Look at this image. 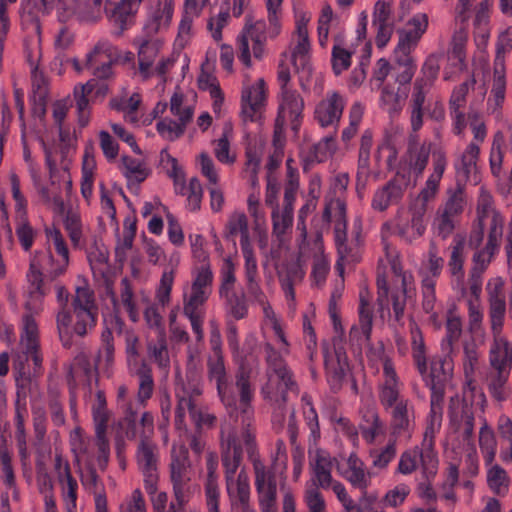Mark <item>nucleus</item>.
I'll return each instance as SVG.
<instances>
[{
  "label": "nucleus",
  "mask_w": 512,
  "mask_h": 512,
  "mask_svg": "<svg viewBox=\"0 0 512 512\" xmlns=\"http://www.w3.org/2000/svg\"><path fill=\"white\" fill-rule=\"evenodd\" d=\"M345 228H346V226L344 227L343 223H341V222L336 223L335 241H336V246H337V251H338V260L335 265V268L340 276L343 275L344 267L346 265H349V264L357 261V257L350 253V250H349L347 244L345 243V238H346Z\"/></svg>",
  "instance_id": "603ef678"
},
{
  "label": "nucleus",
  "mask_w": 512,
  "mask_h": 512,
  "mask_svg": "<svg viewBox=\"0 0 512 512\" xmlns=\"http://www.w3.org/2000/svg\"><path fill=\"white\" fill-rule=\"evenodd\" d=\"M42 149L45 156V165L48 169L51 184L54 185V178L58 171V165L64 161L62 149L57 144H48L41 140Z\"/></svg>",
  "instance_id": "774afa93"
},
{
  "label": "nucleus",
  "mask_w": 512,
  "mask_h": 512,
  "mask_svg": "<svg viewBox=\"0 0 512 512\" xmlns=\"http://www.w3.org/2000/svg\"><path fill=\"white\" fill-rule=\"evenodd\" d=\"M15 220V233L20 243V246L24 251H30L32 246L34 245L37 236V231L31 225L27 216L15 218Z\"/></svg>",
  "instance_id": "338daca9"
},
{
  "label": "nucleus",
  "mask_w": 512,
  "mask_h": 512,
  "mask_svg": "<svg viewBox=\"0 0 512 512\" xmlns=\"http://www.w3.org/2000/svg\"><path fill=\"white\" fill-rule=\"evenodd\" d=\"M506 96V74L493 73L491 95L487 101V111L500 118Z\"/></svg>",
  "instance_id": "a18cd8bd"
},
{
  "label": "nucleus",
  "mask_w": 512,
  "mask_h": 512,
  "mask_svg": "<svg viewBox=\"0 0 512 512\" xmlns=\"http://www.w3.org/2000/svg\"><path fill=\"white\" fill-rule=\"evenodd\" d=\"M287 57L286 53L282 54L277 71L279 93L277 96L278 113L274 131V144L276 146H282L285 126L290 125L293 131H298L305 106L303 97L290 83V67L285 63Z\"/></svg>",
  "instance_id": "39448f33"
},
{
  "label": "nucleus",
  "mask_w": 512,
  "mask_h": 512,
  "mask_svg": "<svg viewBox=\"0 0 512 512\" xmlns=\"http://www.w3.org/2000/svg\"><path fill=\"white\" fill-rule=\"evenodd\" d=\"M21 348L23 351L16 355L14 368L22 376L25 374L24 362L31 359L35 367H40L42 358L37 352L38 325L31 315H25L22 321Z\"/></svg>",
  "instance_id": "ddd939ff"
},
{
  "label": "nucleus",
  "mask_w": 512,
  "mask_h": 512,
  "mask_svg": "<svg viewBox=\"0 0 512 512\" xmlns=\"http://www.w3.org/2000/svg\"><path fill=\"white\" fill-rule=\"evenodd\" d=\"M449 414L451 427L465 439L471 440L474 432V415L471 407L459 397L452 398Z\"/></svg>",
  "instance_id": "c756f323"
},
{
  "label": "nucleus",
  "mask_w": 512,
  "mask_h": 512,
  "mask_svg": "<svg viewBox=\"0 0 512 512\" xmlns=\"http://www.w3.org/2000/svg\"><path fill=\"white\" fill-rule=\"evenodd\" d=\"M106 295L110 298L115 311L125 310L133 321L137 320L138 311L133 302L132 290H107Z\"/></svg>",
  "instance_id": "bf43d9fd"
},
{
  "label": "nucleus",
  "mask_w": 512,
  "mask_h": 512,
  "mask_svg": "<svg viewBox=\"0 0 512 512\" xmlns=\"http://www.w3.org/2000/svg\"><path fill=\"white\" fill-rule=\"evenodd\" d=\"M173 14L174 0H157L149 8L143 33L151 36L166 31L171 25Z\"/></svg>",
  "instance_id": "a878e982"
},
{
  "label": "nucleus",
  "mask_w": 512,
  "mask_h": 512,
  "mask_svg": "<svg viewBox=\"0 0 512 512\" xmlns=\"http://www.w3.org/2000/svg\"><path fill=\"white\" fill-rule=\"evenodd\" d=\"M401 382L394 367H387L379 385V401L385 410L398 405L401 401H409L400 395Z\"/></svg>",
  "instance_id": "2f4dec72"
},
{
  "label": "nucleus",
  "mask_w": 512,
  "mask_h": 512,
  "mask_svg": "<svg viewBox=\"0 0 512 512\" xmlns=\"http://www.w3.org/2000/svg\"><path fill=\"white\" fill-rule=\"evenodd\" d=\"M337 471L354 488L366 492L371 484V473L366 470L364 462L351 453L348 458L337 464Z\"/></svg>",
  "instance_id": "bb28decb"
},
{
  "label": "nucleus",
  "mask_w": 512,
  "mask_h": 512,
  "mask_svg": "<svg viewBox=\"0 0 512 512\" xmlns=\"http://www.w3.org/2000/svg\"><path fill=\"white\" fill-rule=\"evenodd\" d=\"M71 445L77 462L86 466V470L81 473L83 485L89 490H95L98 484V476L94 467L98 466L102 469L98 464V448L92 446L90 441L86 442L79 429H76L71 435Z\"/></svg>",
  "instance_id": "9d476101"
},
{
  "label": "nucleus",
  "mask_w": 512,
  "mask_h": 512,
  "mask_svg": "<svg viewBox=\"0 0 512 512\" xmlns=\"http://www.w3.org/2000/svg\"><path fill=\"white\" fill-rule=\"evenodd\" d=\"M490 320L494 336L501 335L505 314V300L499 295V290H493L490 297Z\"/></svg>",
  "instance_id": "0e129e2a"
},
{
  "label": "nucleus",
  "mask_w": 512,
  "mask_h": 512,
  "mask_svg": "<svg viewBox=\"0 0 512 512\" xmlns=\"http://www.w3.org/2000/svg\"><path fill=\"white\" fill-rule=\"evenodd\" d=\"M267 371L266 381L261 393L265 399L275 403L284 402L287 391L295 388V382L282 356L270 345H266Z\"/></svg>",
  "instance_id": "0eeeda50"
},
{
  "label": "nucleus",
  "mask_w": 512,
  "mask_h": 512,
  "mask_svg": "<svg viewBox=\"0 0 512 512\" xmlns=\"http://www.w3.org/2000/svg\"><path fill=\"white\" fill-rule=\"evenodd\" d=\"M442 424V406L441 396L433 395L431 398L430 412L427 418V426L424 433L423 442L433 445V438L439 432Z\"/></svg>",
  "instance_id": "6e6d98bb"
},
{
  "label": "nucleus",
  "mask_w": 512,
  "mask_h": 512,
  "mask_svg": "<svg viewBox=\"0 0 512 512\" xmlns=\"http://www.w3.org/2000/svg\"><path fill=\"white\" fill-rule=\"evenodd\" d=\"M47 251H35L30 257L27 272L28 282L35 288L43 284V270L57 277L66 272L70 262V252L61 231L55 227L45 229Z\"/></svg>",
  "instance_id": "20e7f679"
},
{
  "label": "nucleus",
  "mask_w": 512,
  "mask_h": 512,
  "mask_svg": "<svg viewBox=\"0 0 512 512\" xmlns=\"http://www.w3.org/2000/svg\"><path fill=\"white\" fill-rule=\"evenodd\" d=\"M264 324L273 330L280 353H289V343L285 337L281 322L268 304H262Z\"/></svg>",
  "instance_id": "4d7b16f0"
},
{
  "label": "nucleus",
  "mask_w": 512,
  "mask_h": 512,
  "mask_svg": "<svg viewBox=\"0 0 512 512\" xmlns=\"http://www.w3.org/2000/svg\"><path fill=\"white\" fill-rule=\"evenodd\" d=\"M247 211L253 221V231L257 238L258 246L260 249H265L268 245V230L265 211L262 208L261 203L248 207Z\"/></svg>",
  "instance_id": "5fc2aeb1"
},
{
  "label": "nucleus",
  "mask_w": 512,
  "mask_h": 512,
  "mask_svg": "<svg viewBox=\"0 0 512 512\" xmlns=\"http://www.w3.org/2000/svg\"><path fill=\"white\" fill-rule=\"evenodd\" d=\"M512 51V27L501 30L495 43L493 73L506 74V58Z\"/></svg>",
  "instance_id": "37998d69"
},
{
  "label": "nucleus",
  "mask_w": 512,
  "mask_h": 512,
  "mask_svg": "<svg viewBox=\"0 0 512 512\" xmlns=\"http://www.w3.org/2000/svg\"><path fill=\"white\" fill-rule=\"evenodd\" d=\"M120 170L129 185L140 184L150 174V169L146 162L131 156H123L121 158Z\"/></svg>",
  "instance_id": "ea45409f"
},
{
  "label": "nucleus",
  "mask_w": 512,
  "mask_h": 512,
  "mask_svg": "<svg viewBox=\"0 0 512 512\" xmlns=\"http://www.w3.org/2000/svg\"><path fill=\"white\" fill-rule=\"evenodd\" d=\"M480 148L477 143L471 142L467 145L463 152L459 154L454 162V166L458 175L465 179L473 178L477 181V162L479 158Z\"/></svg>",
  "instance_id": "4c0bfd02"
},
{
  "label": "nucleus",
  "mask_w": 512,
  "mask_h": 512,
  "mask_svg": "<svg viewBox=\"0 0 512 512\" xmlns=\"http://www.w3.org/2000/svg\"><path fill=\"white\" fill-rule=\"evenodd\" d=\"M443 267V259L438 256V251L434 244H431L428 261L422 268L423 288H434L436 286L435 279L440 275Z\"/></svg>",
  "instance_id": "8fccbe9b"
},
{
  "label": "nucleus",
  "mask_w": 512,
  "mask_h": 512,
  "mask_svg": "<svg viewBox=\"0 0 512 512\" xmlns=\"http://www.w3.org/2000/svg\"><path fill=\"white\" fill-rule=\"evenodd\" d=\"M446 166L447 158L445 152L442 150H434L432 152V172L419 195L424 202H428L435 196Z\"/></svg>",
  "instance_id": "f704fd0d"
},
{
  "label": "nucleus",
  "mask_w": 512,
  "mask_h": 512,
  "mask_svg": "<svg viewBox=\"0 0 512 512\" xmlns=\"http://www.w3.org/2000/svg\"><path fill=\"white\" fill-rule=\"evenodd\" d=\"M133 44L137 48L138 73L143 80H147L154 76L153 64L161 54L164 40L157 35L142 33L134 39Z\"/></svg>",
  "instance_id": "6ab92c4d"
},
{
  "label": "nucleus",
  "mask_w": 512,
  "mask_h": 512,
  "mask_svg": "<svg viewBox=\"0 0 512 512\" xmlns=\"http://www.w3.org/2000/svg\"><path fill=\"white\" fill-rule=\"evenodd\" d=\"M478 444L486 465H491L495 459L499 441L496 438L494 430L485 418L481 421Z\"/></svg>",
  "instance_id": "c03bdc74"
},
{
  "label": "nucleus",
  "mask_w": 512,
  "mask_h": 512,
  "mask_svg": "<svg viewBox=\"0 0 512 512\" xmlns=\"http://www.w3.org/2000/svg\"><path fill=\"white\" fill-rule=\"evenodd\" d=\"M409 186V177L406 178L403 174V180L397 176L384 187L377 190L372 200V207L375 210L384 211L393 202L401 198L403 189Z\"/></svg>",
  "instance_id": "72a5a7b5"
},
{
  "label": "nucleus",
  "mask_w": 512,
  "mask_h": 512,
  "mask_svg": "<svg viewBox=\"0 0 512 512\" xmlns=\"http://www.w3.org/2000/svg\"><path fill=\"white\" fill-rule=\"evenodd\" d=\"M223 237L235 242L239 239L240 248L253 246L248 216L241 210L232 211L223 228Z\"/></svg>",
  "instance_id": "c85d7f7f"
},
{
  "label": "nucleus",
  "mask_w": 512,
  "mask_h": 512,
  "mask_svg": "<svg viewBox=\"0 0 512 512\" xmlns=\"http://www.w3.org/2000/svg\"><path fill=\"white\" fill-rule=\"evenodd\" d=\"M446 166L447 158L445 152L442 150H434L432 152V172L419 195L424 202H428L435 196Z\"/></svg>",
  "instance_id": "c9c22d12"
},
{
  "label": "nucleus",
  "mask_w": 512,
  "mask_h": 512,
  "mask_svg": "<svg viewBox=\"0 0 512 512\" xmlns=\"http://www.w3.org/2000/svg\"><path fill=\"white\" fill-rule=\"evenodd\" d=\"M388 410H390V434L393 440L410 441L416 427L413 404L410 401H401Z\"/></svg>",
  "instance_id": "aec40b11"
},
{
  "label": "nucleus",
  "mask_w": 512,
  "mask_h": 512,
  "mask_svg": "<svg viewBox=\"0 0 512 512\" xmlns=\"http://www.w3.org/2000/svg\"><path fill=\"white\" fill-rule=\"evenodd\" d=\"M346 101L342 95L329 91L318 102L314 110V118L321 127H336L342 117Z\"/></svg>",
  "instance_id": "5701e85b"
},
{
  "label": "nucleus",
  "mask_w": 512,
  "mask_h": 512,
  "mask_svg": "<svg viewBox=\"0 0 512 512\" xmlns=\"http://www.w3.org/2000/svg\"><path fill=\"white\" fill-rule=\"evenodd\" d=\"M283 13L280 18V30L276 36H271L270 21L267 23L260 20L247 19L241 32L236 39V48L238 52L239 61L249 69L252 67V57L256 60H262L267 54L266 43L268 39L277 38L282 32Z\"/></svg>",
  "instance_id": "423d86ee"
},
{
  "label": "nucleus",
  "mask_w": 512,
  "mask_h": 512,
  "mask_svg": "<svg viewBox=\"0 0 512 512\" xmlns=\"http://www.w3.org/2000/svg\"><path fill=\"white\" fill-rule=\"evenodd\" d=\"M428 16L425 13H416L401 28L397 30L398 41L394 53L406 56L412 54L417 48L428 28Z\"/></svg>",
  "instance_id": "dca6fc26"
},
{
  "label": "nucleus",
  "mask_w": 512,
  "mask_h": 512,
  "mask_svg": "<svg viewBox=\"0 0 512 512\" xmlns=\"http://www.w3.org/2000/svg\"><path fill=\"white\" fill-rule=\"evenodd\" d=\"M255 439L253 432L243 428L240 434L230 423L221 428V455L224 467L226 492L230 500L231 509L237 504L250 501V482L247 472L241 468L243 450L252 455Z\"/></svg>",
  "instance_id": "f257e3e1"
},
{
  "label": "nucleus",
  "mask_w": 512,
  "mask_h": 512,
  "mask_svg": "<svg viewBox=\"0 0 512 512\" xmlns=\"http://www.w3.org/2000/svg\"><path fill=\"white\" fill-rule=\"evenodd\" d=\"M373 316L369 299L364 293L360 294L359 323L350 330V337L359 344L370 340L372 332Z\"/></svg>",
  "instance_id": "e433bc0d"
},
{
  "label": "nucleus",
  "mask_w": 512,
  "mask_h": 512,
  "mask_svg": "<svg viewBox=\"0 0 512 512\" xmlns=\"http://www.w3.org/2000/svg\"><path fill=\"white\" fill-rule=\"evenodd\" d=\"M160 162L167 175L173 180L176 193L185 194V174L183 169L179 166L176 158L171 156L166 149H163L160 153Z\"/></svg>",
  "instance_id": "de8ad7c7"
},
{
  "label": "nucleus",
  "mask_w": 512,
  "mask_h": 512,
  "mask_svg": "<svg viewBox=\"0 0 512 512\" xmlns=\"http://www.w3.org/2000/svg\"><path fill=\"white\" fill-rule=\"evenodd\" d=\"M93 419L95 424V435L96 439L94 441L90 440L92 446H96L98 448V464L101 468L106 467L110 448L109 441L106 437V428L108 421V414L106 410V401L101 392L97 394V404L93 407ZM86 442L89 439H84Z\"/></svg>",
  "instance_id": "4be33fe9"
},
{
  "label": "nucleus",
  "mask_w": 512,
  "mask_h": 512,
  "mask_svg": "<svg viewBox=\"0 0 512 512\" xmlns=\"http://www.w3.org/2000/svg\"><path fill=\"white\" fill-rule=\"evenodd\" d=\"M32 184L41 198V201L50 209L57 213L64 210V201L60 193L55 192L42 183L41 173L37 174V179L31 178Z\"/></svg>",
  "instance_id": "13d9d810"
},
{
  "label": "nucleus",
  "mask_w": 512,
  "mask_h": 512,
  "mask_svg": "<svg viewBox=\"0 0 512 512\" xmlns=\"http://www.w3.org/2000/svg\"><path fill=\"white\" fill-rule=\"evenodd\" d=\"M500 460L512 463V419L505 414L499 416L496 425Z\"/></svg>",
  "instance_id": "58836bf2"
},
{
  "label": "nucleus",
  "mask_w": 512,
  "mask_h": 512,
  "mask_svg": "<svg viewBox=\"0 0 512 512\" xmlns=\"http://www.w3.org/2000/svg\"><path fill=\"white\" fill-rule=\"evenodd\" d=\"M26 29L31 39L25 42L27 58L32 69V85L39 91L40 97L46 93L47 80L44 74L38 69L36 61L40 54L41 43V26L37 18H31L30 22L26 25Z\"/></svg>",
  "instance_id": "412c9836"
},
{
  "label": "nucleus",
  "mask_w": 512,
  "mask_h": 512,
  "mask_svg": "<svg viewBox=\"0 0 512 512\" xmlns=\"http://www.w3.org/2000/svg\"><path fill=\"white\" fill-rule=\"evenodd\" d=\"M366 426L361 428L362 436L367 443H373L376 438L385 433V425L374 408H369L363 415Z\"/></svg>",
  "instance_id": "052dcab7"
},
{
  "label": "nucleus",
  "mask_w": 512,
  "mask_h": 512,
  "mask_svg": "<svg viewBox=\"0 0 512 512\" xmlns=\"http://www.w3.org/2000/svg\"><path fill=\"white\" fill-rule=\"evenodd\" d=\"M508 149L512 152V134L507 138L502 132H497L490 152L491 171L495 176L501 172L504 151Z\"/></svg>",
  "instance_id": "09e8293b"
},
{
  "label": "nucleus",
  "mask_w": 512,
  "mask_h": 512,
  "mask_svg": "<svg viewBox=\"0 0 512 512\" xmlns=\"http://www.w3.org/2000/svg\"><path fill=\"white\" fill-rule=\"evenodd\" d=\"M208 372L211 381L216 382L217 391L221 401L229 409L231 416L234 410L240 409L242 414L243 424L249 426L252 409L250 407V400L253 391L250 385L249 372L241 367L237 374L235 386L227 383L226 371L222 355L210 356L208 359Z\"/></svg>",
  "instance_id": "7ed1b4c3"
},
{
  "label": "nucleus",
  "mask_w": 512,
  "mask_h": 512,
  "mask_svg": "<svg viewBox=\"0 0 512 512\" xmlns=\"http://www.w3.org/2000/svg\"><path fill=\"white\" fill-rule=\"evenodd\" d=\"M70 298V311H60L57 315V327L61 337L64 335L84 336L92 330L98 317L99 305L94 290H58L57 299L61 303Z\"/></svg>",
  "instance_id": "f03ea898"
},
{
  "label": "nucleus",
  "mask_w": 512,
  "mask_h": 512,
  "mask_svg": "<svg viewBox=\"0 0 512 512\" xmlns=\"http://www.w3.org/2000/svg\"><path fill=\"white\" fill-rule=\"evenodd\" d=\"M241 91V118L244 122L255 121L266 101V83L263 78L251 81L244 73Z\"/></svg>",
  "instance_id": "f8f14e48"
},
{
  "label": "nucleus",
  "mask_w": 512,
  "mask_h": 512,
  "mask_svg": "<svg viewBox=\"0 0 512 512\" xmlns=\"http://www.w3.org/2000/svg\"><path fill=\"white\" fill-rule=\"evenodd\" d=\"M290 62L295 69H305L311 56L309 36L292 35L290 43Z\"/></svg>",
  "instance_id": "79ce46f5"
},
{
  "label": "nucleus",
  "mask_w": 512,
  "mask_h": 512,
  "mask_svg": "<svg viewBox=\"0 0 512 512\" xmlns=\"http://www.w3.org/2000/svg\"><path fill=\"white\" fill-rule=\"evenodd\" d=\"M336 463L326 450L315 449L310 451L311 480L307 484L327 489L332 484V469Z\"/></svg>",
  "instance_id": "393cba45"
},
{
  "label": "nucleus",
  "mask_w": 512,
  "mask_h": 512,
  "mask_svg": "<svg viewBox=\"0 0 512 512\" xmlns=\"http://www.w3.org/2000/svg\"><path fill=\"white\" fill-rule=\"evenodd\" d=\"M46 10L56 8L61 21L78 15L86 21L100 16L102 0H41Z\"/></svg>",
  "instance_id": "4468645a"
},
{
  "label": "nucleus",
  "mask_w": 512,
  "mask_h": 512,
  "mask_svg": "<svg viewBox=\"0 0 512 512\" xmlns=\"http://www.w3.org/2000/svg\"><path fill=\"white\" fill-rule=\"evenodd\" d=\"M255 488L261 512H277V484L274 473L261 461H254Z\"/></svg>",
  "instance_id": "f3484780"
},
{
  "label": "nucleus",
  "mask_w": 512,
  "mask_h": 512,
  "mask_svg": "<svg viewBox=\"0 0 512 512\" xmlns=\"http://www.w3.org/2000/svg\"><path fill=\"white\" fill-rule=\"evenodd\" d=\"M170 479L174 496L183 498V494H193V488L189 484L190 462L188 450L184 445H173L170 462Z\"/></svg>",
  "instance_id": "2eb2a0df"
},
{
  "label": "nucleus",
  "mask_w": 512,
  "mask_h": 512,
  "mask_svg": "<svg viewBox=\"0 0 512 512\" xmlns=\"http://www.w3.org/2000/svg\"><path fill=\"white\" fill-rule=\"evenodd\" d=\"M201 394V388L197 381L189 383L186 386L184 383H178L176 386V397L178 399V405L176 409L175 424L177 429H182L184 424V418L188 414L194 424L201 427H209L214 421L215 417L208 413L202 407H198L197 399Z\"/></svg>",
  "instance_id": "6e6552de"
},
{
  "label": "nucleus",
  "mask_w": 512,
  "mask_h": 512,
  "mask_svg": "<svg viewBox=\"0 0 512 512\" xmlns=\"http://www.w3.org/2000/svg\"><path fill=\"white\" fill-rule=\"evenodd\" d=\"M487 483L489 488L498 495H504L509 488V477L506 471L498 464L489 465Z\"/></svg>",
  "instance_id": "69168bd1"
},
{
  "label": "nucleus",
  "mask_w": 512,
  "mask_h": 512,
  "mask_svg": "<svg viewBox=\"0 0 512 512\" xmlns=\"http://www.w3.org/2000/svg\"><path fill=\"white\" fill-rule=\"evenodd\" d=\"M294 208L283 205L280 209L275 207L271 213L272 233L278 241L282 242L286 232L292 227Z\"/></svg>",
  "instance_id": "3c124183"
},
{
  "label": "nucleus",
  "mask_w": 512,
  "mask_h": 512,
  "mask_svg": "<svg viewBox=\"0 0 512 512\" xmlns=\"http://www.w3.org/2000/svg\"><path fill=\"white\" fill-rule=\"evenodd\" d=\"M137 465L143 473L144 482H152L158 480V449L157 446L146 438H143L136 452Z\"/></svg>",
  "instance_id": "7c9ffc66"
},
{
  "label": "nucleus",
  "mask_w": 512,
  "mask_h": 512,
  "mask_svg": "<svg viewBox=\"0 0 512 512\" xmlns=\"http://www.w3.org/2000/svg\"><path fill=\"white\" fill-rule=\"evenodd\" d=\"M445 354V357L432 358L429 365H427L426 360L417 365L423 380L434 392V395H436V391L440 389L442 383L448 379L453 369L452 360L449 357L450 353Z\"/></svg>",
  "instance_id": "b1692460"
},
{
  "label": "nucleus",
  "mask_w": 512,
  "mask_h": 512,
  "mask_svg": "<svg viewBox=\"0 0 512 512\" xmlns=\"http://www.w3.org/2000/svg\"><path fill=\"white\" fill-rule=\"evenodd\" d=\"M417 469L427 478L436 474L438 458L431 443L422 441L421 446L407 449L400 455L397 467L400 474L409 475Z\"/></svg>",
  "instance_id": "1a4fd4ad"
},
{
  "label": "nucleus",
  "mask_w": 512,
  "mask_h": 512,
  "mask_svg": "<svg viewBox=\"0 0 512 512\" xmlns=\"http://www.w3.org/2000/svg\"><path fill=\"white\" fill-rule=\"evenodd\" d=\"M156 341H149L148 343V355L149 357L158 364L161 368H167L169 366V354L166 344L165 330H157Z\"/></svg>",
  "instance_id": "680f3d73"
},
{
  "label": "nucleus",
  "mask_w": 512,
  "mask_h": 512,
  "mask_svg": "<svg viewBox=\"0 0 512 512\" xmlns=\"http://www.w3.org/2000/svg\"><path fill=\"white\" fill-rule=\"evenodd\" d=\"M170 111L178 118V121L164 118L157 123L156 128L163 139L173 141L184 133L187 124L193 117V108L184 103L181 94L174 93L170 99Z\"/></svg>",
  "instance_id": "9b49d317"
},
{
  "label": "nucleus",
  "mask_w": 512,
  "mask_h": 512,
  "mask_svg": "<svg viewBox=\"0 0 512 512\" xmlns=\"http://www.w3.org/2000/svg\"><path fill=\"white\" fill-rule=\"evenodd\" d=\"M396 441H389L382 448H373L369 452L371 466L377 470H385L396 456Z\"/></svg>",
  "instance_id": "e2e57ef3"
},
{
  "label": "nucleus",
  "mask_w": 512,
  "mask_h": 512,
  "mask_svg": "<svg viewBox=\"0 0 512 512\" xmlns=\"http://www.w3.org/2000/svg\"><path fill=\"white\" fill-rule=\"evenodd\" d=\"M354 51L345 43V34L339 32L334 36L332 49V68L336 75L341 74L351 66Z\"/></svg>",
  "instance_id": "a19ab883"
},
{
  "label": "nucleus",
  "mask_w": 512,
  "mask_h": 512,
  "mask_svg": "<svg viewBox=\"0 0 512 512\" xmlns=\"http://www.w3.org/2000/svg\"><path fill=\"white\" fill-rule=\"evenodd\" d=\"M489 362L495 372L510 373L512 370V343L502 335L494 336L489 350Z\"/></svg>",
  "instance_id": "473e14b6"
},
{
  "label": "nucleus",
  "mask_w": 512,
  "mask_h": 512,
  "mask_svg": "<svg viewBox=\"0 0 512 512\" xmlns=\"http://www.w3.org/2000/svg\"><path fill=\"white\" fill-rule=\"evenodd\" d=\"M97 86V80L91 79L86 84L77 85L74 88V96L79 114V124L83 127L86 126L89 122L90 113L88 110L87 96L91 94Z\"/></svg>",
  "instance_id": "864d4df0"
},
{
  "label": "nucleus",
  "mask_w": 512,
  "mask_h": 512,
  "mask_svg": "<svg viewBox=\"0 0 512 512\" xmlns=\"http://www.w3.org/2000/svg\"><path fill=\"white\" fill-rule=\"evenodd\" d=\"M430 150L424 144L411 145L399 164L396 171V176L403 180V174L406 178L409 177V184L411 183V176L419 177L426 168Z\"/></svg>",
  "instance_id": "cd10ccee"
},
{
  "label": "nucleus",
  "mask_w": 512,
  "mask_h": 512,
  "mask_svg": "<svg viewBox=\"0 0 512 512\" xmlns=\"http://www.w3.org/2000/svg\"><path fill=\"white\" fill-rule=\"evenodd\" d=\"M120 58V50L107 40H100L86 55V65L95 77L108 79L112 76V63Z\"/></svg>",
  "instance_id": "a211bd4d"
},
{
  "label": "nucleus",
  "mask_w": 512,
  "mask_h": 512,
  "mask_svg": "<svg viewBox=\"0 0 512 512\" xmlns=\"http://www.w3.org/2000/svg\"><path fill=\"white\" fill-rule=\"evenodd\" d=\"M233 139V128L230 123H226L223 128L222 136L215 141L214 155L217 160L226 165H232L236 161V153L231 148Z\"/></svg>",
  "instance_id": "49530a36"
}]
</instances>
